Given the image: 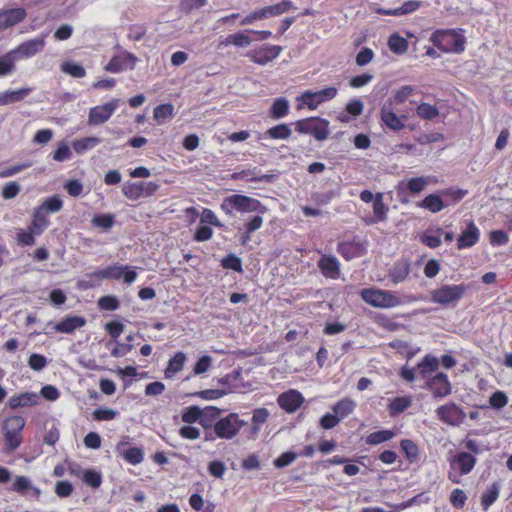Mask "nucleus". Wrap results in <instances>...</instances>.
Segmentation results:
<instances>
[{
  "instance_id": "f257e3e1",
  "label": "nucleus",
  "mask_w": 512,
  "mask_h": 512,
  "mask_svg": "<svg viewBox=\"0 0 512 512\" xmlns=\"http://www.w3.org/2000/svg\"><path fill=\"white\" fill-rule=\"evenodd\" d=\"M432 44L444 53H462L465 50V37L453 29H439L430 37Z\"/></svg>"
},
{
  "instance_id": "f03ea898",
  "label": "nucleus",
  "mask_w": 512,
  "mask_h": 512,
  "mask_svg": "<svg viewBox=\"0 0 512 512\" xmlns=\"http://www.w3.org/2000/svg\"><path fill=\"white\" fill-rule=\"evenodd\" d=\"M220 208L225 214L230 216L234 215V211L241 213L257 212L259 214L267 211V208L258 199L240 194L226 197Z\"/></svg>"
},
{
  "instance_id": "7ed1b4c3",
  "label": "nucleus",
  "mask_w": 512,
  "mask_h": 512,
  "mask_svg": "<svg viewBox=\"0 0 512 512\" xmlns=\"http://www.w3.org/2000/svg\"><path fill=\"white\" fill-rule=\"evenodd\" d=\"M300 134L312 135L317 141H324L330 134L329 121L320 117H308L294 123Z\"/></svg>"
},
{
  "instance_id": "20e7f679",
  "label": "nucleus",
  "mask_w": 512,
  "mask_h": 512,
  "mask_svg": "<svg viewBox=\"0 0 512 512\" xmlns=\"http://www.w3.org/2000/svg\"><path fill=\"white\" fill-rule=\"evenodd\" d=\"M466 284H446L431 291V301L440 305H456L465 295Z\"/></svg>"
},
{
  "instance_id": "39448f33",
  "label": "nucleus",
  "mask_w": 512,
  "mask_h": 512,
  "mask_svg": "<svg viewBox=\"0 0 512 512\" xmlns=\"http://www.w3.org/2000/svg\"><path fill=\"white\" fill-rule=\"evenodd\" d=\"M360 296L366 303L377 308H392L401 304L399 298L388 290L366 288L361 290Z\"/></svg>"
},
{
  "instance_id": "423d86ee",
  "label": "nucleus",
  "mask_w": 512,
  "mask_h": 512,
  "mask_svg": "<svg viewBox=\"0 0 512 512\" xmlns=\"http://www.w3.org/2000/svg\"><path fill=\"white\" fill-rule=\"evenodd\" d=\"M89 276L91 278L95 277L99 280H119L123 278L126 284H132L137 278V273L135 270L130 269L128 266H123L116 263L104 269L96 270L92 272Z\"/></svg>"
},
{
  "instance_id": "0eeeda50",
  "label": "nucleus",
  "mask_w": 512,
  "mask_h": 512,
  "mask_svg": "<svg viewBox=\"0 0 512 512\" xmlns=\"http://www.w3.org/2000/svg\"><path fill=\"white\" fill-rule=\"evenodd\" d=\"M160 188V185L157 182L149 181H140V182H125L122 185V193L123 195L132 201H137L141 197H151L153 196L157 190Z\"/></svg>"
},
{
  "instance_id": "6e6552de",
  "label": "nucleus",
  "mask_w": 512,
  "mask_h": 512,
  "mask_svg": "<svg viewBox=\"0 0 512 512\" xmlns=\"http://www.w3.org/2000/svg\"><path fill=\"white\" fill-rule=\"evenodd\" d=\"M244 425L245 422L239 418L238 414L230 413L218 419L214 424V428L218 438L232 439Z\"/></svg>"
},
{
  "instance_id": "1a4fd4ad",
  "label": "nucleus",
  "mask_w": 512,
  "mask_h": 512,
  "mask_svg": "<svg viewBox=\"0 0 512 512\" xmlns=\"http://www.w3.org/2000/svg\"><path fill=\"white\" fill-rule=\"evenodd\" d=\"M436 415L440 421L450 426H459L466 418L464 410L453 402L439 406Z\"/></svg>"
},
{
  "instance_id": "9d476101",
  "label": "nucleus",
  "mask_w": 512,
  "mask_h": 512,
  "mask_svg": "<svg viewBox=\"0 0 512 512\" xmlns=\"http://www.w3.org/2000/svg\"><path fill=\"white\" fill-rule=\"evenodd\" d=\"M337 92L338 90L335 87H327L315 92L305 91L297 100L305 104L310 110H315L321 103L335 98Z\"/></svg>"
},
{
  "instance_id": "9b49d317",
  "label": "nucleus",
  "mask_w": 512,
  "mask_h": 512,
  "mask_svg": "<svg viewBox=\"0 0 512 512\" xmlns=\"http://www.w3.org/2000/svg\"><path fill=\"white\" fill-rule=\"evenodd\" d=\"M45 38L46 35H40L34 39L27 40L21 43L17 48L11 50V54H13L14 58L17 60L31 58L44 50L46 45Z\"/></svg>"
},
{
  "instance_id": "f8f14e48",
  "label": "nucleus",
  "mask_w": 512,
  "mask_h": 512,
  "mask_svg": "<svg viewBox=\"0 0 512 512\" xmlns=\"http://www.w3.org/2000/svg\"><path fill=\"white\" fill-rule=\"evenodd\" d=\"M426 388L431 391L435 399H442L452 392V386L447 374L439 372L426 381Z\"/></svg>"
},
{
  "instance_id": "ddd939ff",
  "label": "nucleus",
  "mask_w": 512,
  "mask_h": 512,
  "mask_svg": "<svg viewBox=\"0 0 512 512\" xmlns=\"http://www.w3.org/2000/svg\"><path fill=\"white\" fill-rule=\"evenodd\" d=\"M118 105L119 100L113 99L108 103L91 108L88 115V125H101L105 123L113 115Z\"/></svg>"
},
{
  "instance_id": "4468645a",
  "label": "nucleus",
  "mask_w": 512,
  "mask_h": 512,
  "mask_svg": "<svg viewBox=\"0 0 512 512\" xmlns=\"http://www.w3.org/2000/svg\"><path fill=\"white\" fill-rule=\"evenodd\" d=\"M281 52V46L265 44L259 49L248 52L247 57H249L252 62L264 66L277 58Z\"/></svg>"
},
{
  "instance_id": "2eb2a0df",
  "label": "nucleus",
  "mask_w": 512,
  "mask_h": 512,
  "mask_svg": "<svg viewBox=\"0 0 512 512\" xmlns=\"http://www.w3.org/2000/svg\"><path fill=\"white\" fill-rule=\"evenodd\" d=\"M452 469H458L460 475L469 474L475 467L477 459L469 452H458L448 458Z\"/></svg>"
},
{
  "instance_id": "dca6fc26",
  "label": "nucleus",
  "mask_w": 512,
  "mask_h": 512,
  "mask_svg": "<svg viewBox=\"0 0 512 512\" xmlns=\"http://www.w3.org/2000/svg\"><path fill=\"white\" fill-rule=\"evenodd\" d=\"M137 60L134 54L125 52L121 55L113 56L104 69L111 73H119L128 68L133 70Z\"/></svg>"
},
{
  "instance_id": "f3484780",
  "label": "nucleus",
  "mask_w": 512,
  "mask_h": 512,
  "mask_svg": "<svg viewBox=\"0 0 512 512\" xmlns=\"http://www.w3.org/2000/svg\"><path fill=\"white\" fill-rule=\"evenodd\" d=\"M304 401L303 395L295 389L281 393L277 399L278 405L287 413H294Z\"/></svg>"
},
{
  "instance_id": "a211bd4d",
  "label": "nucleus",
  "mask_w": 512,
  "mask_h": 512,
  "mask_svg": "<svg viewBox=\"0 0 512 512\" xmlns=\"http://www.w3.org/2000/svg\"><path fill=\"white\" fill-rule=\"evenodd\" d=\"M337 252L347 261L360 258L366 254V246L360 240L341 242L338 244Z\"/></svg>"
},
{
  "instance_id": "6ab92c4d",
  "label": "nucleus",
  "mask_w": 512,
  "mask_h": 512,
  "mask_svg": "<svg viewBox=\"0 0 512 512\" xmlns=\"http://www.w3.org/2000/svg\"><path fill=\"white\" fill-rule=\"evenodd\" d=\"M27 16L26 10L22 7L11 8L0 11V30L8 29L20 22Z\"/></svg>"
},
{
  "instance_id": "aec40b11",
  "label": "nucleus",
  "mask_w": 512,
  "mask_h": 512,
  "mask_svg": "<svg viewBox=\"0 0 512 512\" xmlns=\"http://www.w3.org/2000/svg\"><path fill=\"white\" fill-rule=\"evenodd\" d=\"M380 118L383 124L393 131L404 128L401 118L394 113L392 102H385L380 110Z\"/></svg>"
},
{
  "instance_id": "412c9836",
  "label": "nucleus",
  "mask_w": 512,
  "mask_h": 512,
  "mask_svg": "<svg viewBox=\"0 0 512 512\" xmlns=\"http://www.w3.org/2000/svg\"><path fill=\"white\" fill-rule=\"evenodd\" d=\"M324 277L338 279L340 276V263L335 256L323 255L317 263Z\"/></svg>"
},
{
  "instance_id": "4be33fe9",
  "label": "nucleus",
  "mask_w": 512,
  "mask_h": 512,
  "mask_svg": "<svg viewBox=\"0 0 512 512\" xmlns=\"http://www.w3.org/2000/svg\"><path fill=\"white\" fill-rule=\"evenodd\" d=\"M480 238V230L473 223L470 222L466 229L459 235L457 239V248L465 249L474 246Z\"/></svg>"
},
{
  "instance_id": "5701e85b",
  "label": "nucleus",
  "mask_w": 512,
  "mask_h": 512,
  "mask_svg": "<svg viewBox=\"0 0 512 512\" xmlns=\"http://www.w3.org/2000/svg\"><path fill=\"white\" fill-rule=\"evenodd\" d=\"M86 324V319L82 316L68 315L60 322L53 326L54 331L59 333L71 334L76 329L83 327Z\"/></svg>"
},
{
  "instance_id": "b1692460",
  "label": "nucleus",
  "mask_w": 512,
  "mask_h": 512,
  "mask_svg": "<svg viewBox=\"0 0 512 512\" xmlns=\"http://www.w3.org/2000/svg\"><path fill=\"white\" fill-rule=\"evenodd\" d=\"M127 443L121 442L117 445V452L119 455L123 457L125 461H127L129 464L132 465H138L140 464L144 459V451L140 447H131L128 449H124L123 447Z\"/></svg>"
},
{
  "instance_id": "393cba45",
  "label": "nucleus",
  "mask_w": 512,
  "mask_h": 512,
  "mask_svg": "<svg viewBox=\"0 0 512 512\" xmlns=\"http://www.w3.org/2000/svg\"><path fill=\"white\" fill-rule=\"evenodd\" d=\"M39 396L34 392H24L13 395L8 401V405L11 409H17L20 407H30L38 403Z\"/></svg>"
},
{
  "instance_id": "a878e982",
  "label": "nucleus",
  "mask_w": 512,
  "mask_h": 512,
  "mask_svg": "<svg viewBox=\"0 0 512 512\" xmlns=\"http://www.w3.org/2000/svg\"><path fill=\"white\" fill-rule=\"evenodd\" d=\"M420 7V2L416 0H409L405 3H403L400 7L394 8V9H384L380 8L377 10V13L381 15H387V16H401L410 14L414 11H416Z\"/></svg>"
},
{
  "instance_id": "bb28decb",
  "label": "nucleus",
  "mask_w": 512,
  "mask_h": 512,
  "mask_svg": "<svg viewBox=\"0 0 512 512\" xmlns=\"http://www.w3.org/2000/svg\"><path fill=\"white\" fill-rule=\"evenodd\" d=\"M31 91L32 88L29 87L4 91L0 93V106L19 102L28 96Z\"/></svg>"
},
{
  "instance_id": "cd10ccee",
  "label": "nucleus",
  "mask_w": 512,
  "mask_h": 512,
  "mask_svg": "<svg viewBox=\"0 0 512 512\" xmlns=\"http://www.w3.org/2000/svg\"><path fill=\"white\" fill-rule=\"evenodd\" d=\"M275 177L276 176L274 174H259L256 168L253 170H244L232 174L233 179H245L247 181H258L265 183L273 182Z\"/></svg>"
},
{
  "instance_id": "c85d7f7f",
  "label": "nucleus",
  "mask_w": 512,
  "mask_h": 512,
  "mask_svg": "<svg viewBox=\"0 0 512 512\" xmlns=\"http://www.w3.org/2000/svg\"><path fill=\"white\" fill-rule=\"evenodd\" d=\"M448 205L449 202L443 200L438 194H429L418 204L419 207L427 209L432 213L440 212Z\"/></svg>"
},
{
  "instance_id": "c756f323",
  "label": "nucleus",
  "mask_w": 512,
  "mask_h": 512,
  "mask_svg": "<svg viewBox=\"0 0 512 512\" xmlns=\"http://www.w3.org/2000/svg\"><path fill=\"white\" fill-rule=\"evenodd\" d=\"M410 273V262L407 259L397 261L390 270L391 280L397 284L403 282Z\"/></svg>"
},
{
  "instance_id": "7c9ffc66",
  "label": "nucleus",
  "mask_w": 512,
  "mask_h": 512,
  "mask_svg": "<svg viewBox=\"0 0 512 512\" xmlns=\"http://www.w3.org/2000/svg\"><path fill=\"white\" fill-rule=\"evenodd\" d=\"M185 362L186 355L181 351L177 352L168 362L165 369V377L168 379L172 378L183 369Z\"/></svg>"
},
{
  "instance_id": "2f4dec72",
  "label": "nucleus",
  "mask_w": 512,
  "mask_h": 512,
  "mask_svg": "<svg viewBox=\"0 0 512 512\" xmlns=\"http://www.w3.org/2000/svg\"><path fill=\"white\" fill-rule=\"evenodd\" d=\"M389 345L399 354L405 356L408 360L412 359L420 350L419 347L400 339L393 340Z\"/></svg>"
},
{
  "instance_id": "473e14b6",
  "label": "nucleus",
  "mask_w": 512,
  "mask_h": 512,
  "mask_svg": "<svg viewBox=\"0 0 512 512\" xmlns=\"http://www.w3.org/2000/svg\"><path fill=\"white\" fill-rule=\"evenodd\" d=\"M420 376L424 379H428V375L435 372L439 368V360L435 356L426 355L420 363L417 365Z\"/></svg>"
},
{
  "instance_id": "72a5a7b5",
  "label": "nucleus",
  "mask_w": 512,
  "mask_h": 512,
  "mask_svg": "<svg viewBox=\"0 0 512 512\" xmlns=\"http://www.w3.org/2000/svg\"><path fill=\"white\" fill-rule=\"evenodd\" d=\"M500 494V484L494 482L488 489H486L481 496V506L487 511L492 504L498 499Z\"/></svg>"
},
{
  "instance_id": "f704fd0d",
  "label": "nucleus",
  "mask_w": 512,
  "mask_h": 512,
  "mask_svg": "<svg viewBox=\"0 0 512 512\" xmlns=\"http://www.w3.org/2000/svg\"><path fill=\"white\" fill-rule=\"evenodd\" d=\"M49 220L46 218L45 214L41 211V209H35L33 213V219L31 225L29 226V230H31L36 235H41L44 230L48 227Z\"/></svg>"
},
{
  "instance_id": "c9c22d12",
  "label": "nucleus",
  "mask_w": 512,
  "mask_h": 512,
  "mask_svg": "<svg viewBox=\"0 0 512 512\" xmlns=\"http://www.w3.org/2000/svg\"><path fill=\"white\" fill-rule=\"evenodd\" d=\"M101 142H102V139L98 138V137H94V136L85 137V138L75 140L72 144V147L77 154H84L88 150L96 147Z\"/></svg>"
},
{
  "instance_id": "e433bc0d",
  "label": "nucleus",
  "mask_w": 512,
  "mask_h": 512,
  "mask_svg": "<svg viewBox=\"0 0 512 512\" xmlns=\"http://www.w3.org/2000/svg\"><path fill=\"white\" fill-rule=\"evenodd\" d=\"M355 407V401L349 398H343L333 405L332 410L337 416H339V419L342 420L351 414Z\"/></svg>"
},
{
  "instance_id": "4c0bfd02",
  "label": "nucleus",
  "mask_w": 512,
  "mask_h": 512,
  "mask_svg": "<svg viewBox=\"0 0 512 512\" xmlns=\"http://www.w3.org/2000/svg\"><path fill=\"white\" fill-rule=\"evenodd\" d=\"M202 410L200 425L204 429L214 428L215 420L219 417L221 410L215 406H207Z\"/></svg>"
},
{
  "instance_id": "58836bf2",
  "label": "nucleus",
  "mask_w": 512,
  "mask_h": 512,
  "mask_svg": "<svg viewBox=\"0 0 512 512\" xmlns=\"http://www.w3.org/2000/svg\"><path fill=\"white\" fill-rule=\"evenodd\" d=\"M291 134L292 130L290 126L286 123H281L266 130V132L264 133V137L270 139L285 140L288 139L291 136Z\"/></svg>"
},
{
  "instance_id": "ea45409f",
  "label": "nucleus",
  "mask_w": 512,
  "mask_h": 512,
  "mask_svg": "<svg viewBox=\"0 0 512 512\" xmlns=\"http://www.w3.org/2000/svg\"><path fill=\"white\" fill-rule=\"evenodd\" d=\"M289 101L285 97H279L273 102L270 113L272 118L281 119L289 112Z\"/></svg>"
},
{
  "instance_id": "a19ab883",
  "label": "nucleus",
  "mask_w": 512,
  "mask_h": 512,
  "mask_svg": "<svg viewBox=\"0 0 512 512\" xmlns=\"http://www.w3.org/2000/svg\"><path fill=\"white\" fill-rule=\"evenodd\" d=\"M388 47L395 54H404L408 50V41L398 33H393L388 39Z\"/></svg>"
},
{
  "instance_id": "79ce46f5",
  "label": "nucleus",
  "mask_w": 512,
  "mask_h": 512,
  "mask_svg": "<svg viewBox=\"0 0 512 512\" xmlns=\"http://www.w3.org/2000/svg\"><path fill=\"white\" fill-rule=\"evenodd\" d=\"M91 223L94 227L101 228L107 232L115 224V215L110 213L95 215L92 218Z\"/></svg>"
},
{
  "instance_id": "37998d69",
  "label": "nucleus",
  "mask_w": 512,
  "mask_h": 512,
  "mask_svg": "<svg viewBox=\"0 0 512 512\" xmlns=\"http://www.w3.org/2000/svg\"><path fill=\"white\" fill-rule=\"evenodd\" d=\"M63 207V201L59 195H53L44 200L41 206L37 209H41L44 213H56L60 211Z\"/></svg>"
},
{
  "instance_id": "c03bdc74",
  "label": "nucleus",
  "mask_w": 512,
  "mask_h": 512,
  "mask_svg": "<svg viewBox=\"0 0 512 512\" xmlns=\"http://www.w3.org/2000/svg\"><path fill=\"white\" fill-rule=\"evenodd\" d=\"M395 436L392 430H380L370 433L366 437V443L369 445H378L380 443L391 440Z\"/></svg>"
},
{
  "instance_id": "a18cd8bd",
  "label": "nucleus",
  "mask_w": 512,
  "mask_h": 512,
  "mask_svg": "<svg viewBox=\"0 0 512 512\" xmlns=\"http://www.w3.org/2000/svg\"><path fill=\"white\" fill-rule=\"evenodd\" d=\"M411 404L409 397H396L390 402L388 409L390 414L394 416L404 412Z\"/></svg>"
},
{
  "instance_id": "49530a36",
  "label": "nucleus",
  "mask_w": 512,
  "mask_h": 512,
  "mask_svg": "<svg viewBox=\"0 0 512 512\" xmlns=\"http://www.w3.org/2000/svg\"><path fill=\"white\" fill-rule=\"evenodd\" d=\"M400 448L409 462H415L419 457L418 446L410 439H403L400 442Z\"/></svg>"
},
{
  "instance_id": "de8ad7c7",
  "label": "nucleus",
  "mask_w": 512,
  "mask_h": 512,
  "mask_svg": "<svg viewBox=\"0 0 512 512\" xmlns=\"http://www.w3.org/2000/svg\"><path fill=\"white\" fill-rule=\"evenodd\" d=\"M61 70L74 78H83L86 75L85 68L81 64L72 61L62 63Z\"/></svg>"
},
{
  "instance_id": "09e8293b",
  "label": "nucleus",
  "mask_w": 512,
  "mask_h": 512,
  "mask_svg": "<svg viewBox=\"0 0 512 512\" xmlns=\"http://www.w3.org/2000/svg\"><path fill=\"white\" fill-rule=\"evenodd\" d=\"M4 438L6 443V451H15L22 443V436L20 432L4 430Z\"/></svg>"
},
{
  "instance_id": "8fccbe9b",
  "label": "nucleus",
  "mask_w": 512,
  "mask_h": 512,
  "mask_svg": "<svg viewBox=\"0 0 512 512\" xmlns=\"http://www.w3.org/2000/svg\"><path fill=\"white\" fill-rule=\"evenodd\" d=\"M174 113V106L170 103L161 104L154 108L153 116L158 123H163L166 119L171 118Z\"/></svg>"
},
{
  "instance_id": "3c124183",
  "label": "nucleus",
  "mask_w": 512,
  "mask_h": 512,
  "mask_svg": "<svg viewBox=\"0 0 512 512\" xmlns=\"http://www.w3.org/2000/svg\"><path fill=\"white\" fill-rule=\"evenodd\" d=\"M417 115L425 120H432L439 116V110L436 106L429 103H421L416 109Z\"/></svg>"
},
{
  "instance_id": "603ef678",
  "label": "nucleus",
  "mask_w": 512,
  "mask_h": 512,
  "mask_svg": "<svg viewBox=\"0 0 512 512\" xmlns=\"http://www.w3.org/2000/svg\"><path fill=\"white\" fill-rule=\"evenodd\" d=\"M202 410L196 405L185 408L182 412V421L188 424L201 422Z\"/></svg>"
},
{
  "instance_id": "864d4df0",
  "label": "nucleus",
  "mask_w": 512,
  "mask_h": 512,
  "mask_svg": "<svg viewBox=\"0 0 512 512\" xmlns=\"http://www.w3.org/2000/svg\"><path fill=\"white\" fill-rule=\"evenodd\" d=\"M16 60L17 59L14 58V55L11 54V51L0 57V77L8 75L14 71Z\"/></svg>"
},
{
  "instance_id": "5fc2aeb1",
  "label": "nucleus",
  "mask_w": 512,
  "mask_h": 512,
  "mask_svg": "<svg viewBox=\"0 0 512 512\" xmlns=\"http://www.w3.org/2000/svg\"><path fill=\"white\" fill-rule=\"evenodd\" d=\"M97 305L101 310L115 311L120 307V301L114 295H106L98 299Z\"/></svg>"
},
{
  "instance_id": "6e6d98bb",
  "label": "nucleus",
  "mask_w": 512,
  "mask_h": 512,
  "mask_svg": "<svg viewBox=\"0 0 512 512\" xmlns=\"http://www.w3.org/2000/svg\"><path fill=\"white\" fill-rule=\"evenodd\" d=\"M221 266L224 269H230L236 272L243 271L241 258L233 253L228 254L221 260Z\"/></svg>"
},
{
  "instance_id": "4d7b16f0",
  "label": "nucleus",
  "mask_w": 512,
  "mask_h": 512,
  "mask_svg": "<svg viewBox=\"0 0 512 512\" xmlns=\"http://www.w3.org/2000/svg\"><path fill=\"white\" fill-rule=\"evenodd\" d=\"M25 426V419L22 416L14 415L8 417L3 423L4 430L20 432Z\"/></svg>"
},
{
  "instance_id": "13d9d810",
  "label": "nucleus",
  "mask_w": 512,
  "mask_h": 512,
  "mask_svg": "<svg viewBox=\"0 0 512 512\" xmlns=\"http://www.w3.org/2000/svg\"><path fill=\"white\" fill-rule=\"evenodd\" d=\"M271 17L280 16L290 9L294 8L293 2L290 0H282L280 3L267 6Z\"/></svg>"
},
{
  "instance_id": "bf43d9fd",
  "label": "nucleus",
  "mask_w": 512,
  "mask_h": 512,
  "mask_svg": "<svg viewBox=\"0 0 512 512\" xmlns=\"http://www.w3.org/2000/svg\"><path fill=\"white\" fill-rule=\"evenodd\" d=\"M388 208L383 202V196L381 193L376 194L375 200L373 201V212L377 217L378 221H383L386 218Z\"/></svg>"
},
{
  "instance_id": "052dcab7",
  "label": "nucleus",
  "mask_w": 512,
  "mask_h": 512,
  "mask_svg": "<svg viewBox=\"0 0 512 512\" xmlns=\"http://www.w3.org/2000/svg\"><path fill=\"white\" fill-rule=\"evenodd\" d=\"M118 412L112 408L99 407L93 411V417L97 421H109L116 418Z\"/></svg>"
},
{
  "instance_id": "680f3d73",
  "label": "nucleus",
  "mask_w": 512,
  "mask_h": 512,
  "mask_svg": "<svg viewBox=\"0 0 512 512\" xmlns=\"http://www.w3.org/2000/svg\"><path fill=\"white\" fill-rule=\"evenodd\" d=\"M72 157L70 147L65 142H60L58 148L53 152L52 158L55 161L63 162Z\"/></svg>"
},
{
  "instance_id": "e2e57ef3",
  "label": "nucleus",
  "mask_w": 512,
  "mask_h": 512,
  "mask_svg": "<svg viewBox=\"0 0 512 512\" xmlns=\"http://www.w3.org/2000/svg\"><path fill=\"white\" fill-rule=\"evenodd\" d=\"M437 235H430L427 232H425L423 235H421L420 240L423 244L428 246L429 248H437L441 245V239L440 235L443 233L441 228H438L436 230Z\"/></svg>"
},
{
  "instance_id": "0e129e2a",
  "label": "nucleus",
  "mask_w": 512,
  "mask_h": 512,
  "mask_svg": "<svg viewBox=\"0 0 512 512\" xmlns=\"http://www.w3.org/2000/svg\"><path fill=\"white\" fill-rule=\"evenodd\" d=\"M428 184V180L425 177H415L408 180L406 184L407 190L411 193H419L425 189Z\"/></svg>"
},
{
  "instance_id": "69168bd1",
  "label": "nucleus",
  "mask_w": 512,
  "mask_h": 512,
  "mask_svg": "<svg viewBox=\"0 0 512 512\" xmlns=\"http://www.w3.org/2000/svg\"><path fill=\"white\" fill-rule=\"evenodd\" d=\"M20 189L21 187L18 182L11 181L3 186L1 195L4 199H13L18 195Z\"/></svg>"
},
{
  "instance_id": "338daca9",
  "label": "nucleus",
  "mask_w": 512,
  "mask_h": 512,
  "mask_svg": "<svg viewBox=\"0 0 512 512\" xmlns=\"http://www.w3.org/2000/svg\"><path fill=\"white\" fill-rule=\"evenodd\" d=\"M508 403L507 395L502 391L494 392L489 398V404L495 409H501Z\"/></svg>"
},
{
  "instance_id": "774afa93",
  "label": "nucleus",
  "mask_w": 512,
  "mask_h": 512,
  "mask_svg": "<svg viewBox=\"0 0 512 512\" xmlns=\"http://www.w3.org/2000/svg\"><path fill=\"white\" fill-rule=\"evenodd\" d=\"M28 365L35 371H41L47 365V359L42 354L33 353L30 355Z\"/></svg>"
}]
</instances>
